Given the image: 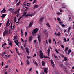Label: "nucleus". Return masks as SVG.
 Returning a JSON list of instances; mask_svg holds the SVG:
<instances>
[{
  "instance_id": "1",
  "label": "nucleus",
  "mask_w": 74,
  "mask_h": 74,
  "mask_svg": "<svg viewBox=\"0 0 74 74\" xmlns=\"http://www.w3.org/2000/svg\"><path fill=\"white\" fill-rule=\"evenodd\" d=\"M38 39L39 42V45H41V35H39L38 36Z\"/></svg>"
},
{
  "instance_id": "2",
  "label": "nucleus",
  "mask_w": 74,
  "mask_h": 74,
  "mask_svg": "<svg viewBox=\"0 0 74 74\" xmlns=\"http://www.w3.org/2000/svg\"><path fill=\"white\" fill-rule=\"evenodd\" d=\"M39 53L40 56V58L42 59V58H44V53H43V52H42L41 50H40L39 51Z\"/></svg>"
},
{
  "instance_id": "3",
  "label": "nucleus",
  "mask_w": 74,
  "mask_h": 74,
  "mask_svg": "<svg viewBox=\"0 0 74 74\" xmlns=\"http://www.w3.org/2000/svg\"><path fill=\"white\" fill-rule=\"evenodd\" d=\"M38 28H36L33 30L32 31V34H34L35 33H37V32H38Z\"/></svg>"
},
{
  "instance_id": "4",
  "label": "nucleus",
  "mask_w": 74,
  "mask_h": 74,
  "mask_svg": "<svg viewBox=\"0 0 74 74\" xmlns=\"http://www.w3.org/2000/svg\"><path fill=\"white\" fill-rule=\"evenodd\" d=\"M27 14V12H25L23 14V15H22V16H25L27 18L29 16V14Z\"/></svg>"
},
{
  "instance_id": "5",
  "label": "nucleus",
  "mask_w": 74,
  "mask_h": 74,
  "mask_svg": "<svg viewBox=\"0 0 74 74\" xmlns=\"http://www.w3.org/2000/svg\"><path fill=\"white\" fill-rule=\"evenodd\" d=\"M33 22L32 21H31L29 25V26H27V28H30V27H31L32 26V25H33Z\"/></svg>"
},
{
  "instance_id": "6",
  "label": "nucleus",
  "mask_w": 74,
  "mask_h": 74,
  "mask_svg": "<svg viewBox=\"0 0 74 74\" xmlns=\"http://www.w3.org/2000/svg\"><path fill=\"white\" fill-rule=\"evenodd\" d=\"M8 34V31L6 30H5L4 32L3 33V36H5L6 35H7Z\"/></svg>"
},
{
  "instance_id": "7",
  "label": "nucleus",
  "mask_w": 74,
  "mask_h": 74,
  "mask_svg": "<svg viewBox=\"0 0 74 74\" xmlns=\"http://www.w3.org/2000/svg\"><path fill=\"white\" fill-rule=\"evenodd\" d=\"M20 11V8L18 9V10L16 11H15L14 12H13V14L15 15V14H16L18 12H19V11Z\"/></svg>"
},
{
  "instance_id": "8",
  "label": "nucleus",
  "mask_w": 74,
  "mask_h": 74,
  "mask_svg": "<svg viewBox=\"0 0 74 74\" xmlns=\"http://www.w3.org/2000/svg\"><path fill=\"white\" fill-rule=\"evenodd\" d=\"M9 23H10V19H8V21L6 24V27H8V26H9V25H8V24H9Z\"/></svg>"
},
{
  "instance_id": "9",
  "label": "nucleus",
  "mask_w": 74,
  "mask_h": 74,
  "mask_svg": "<svg viewBox=\"0 0 74 74\" xmlns=\"http://www.w3.org/2000/svg\"><path fill=\"white\" fill-rule=\"evenodd\" d=\"M50 61L51 62V64H53L52 66L53 67H54V66H55V64H54V62H53V61L52 60H51Z\"/></svg>"
},
{
  "instance_id": "10",
  "label": "nucleus",
  "mask_w": 74,
  "mask_h": 74,
  "mask_svg": "<svg viewBox=\"0 0 74 74\" xmlns=\"http://www.w3.org/2000/svg\"><path fill=\"white\" fill-rule=\"evenodd\" d=\"M44 17H43L41 18H40L39 21V22H42V21L44 20Z\"/></svg>"
},
{
  "instance_id": "11",
  "label": "nucleus",
  "mask_w": 74,
  "mask_h": 74,
  "mask_svg": "<svg viewBox=\"0 0 74 74\" xmlns=\"http://www.w3.org/2000/svg\"><path fill=\"white\" fill-rule=\"evenodd\" d=\"M33 39V37L32 36H30L29 37V41H32V40Z\"/></svg>"
},
{
  "instance_id": "12",
  "label": "nucleus",
  "mask_w": 74,
  "mask_h": 74,
  "mask_svg": "<svg viewBox=\"0 0 74 74\" xmlns=\"http://www.w3.org/2000/svg\"><path fill=\"white\" fill-rule=\"evenodd\" d=\"M45 61H42V64L43 66H45Z\"/></svg>"
},
{
  "instance_id": "13",
  "label": "nucleus",
  "mask_w": 74,
  "mask_h": 74,
  "mask_svg": "<svg viewBox=\"0 0 74 74\" xmlns=\"http://www.w3.org/2000/svg\"><path fill=\"white\" fill-rule=\"evenodd\" d=\"M47 68H46L44 69V73H45L46 74H47Z\"/></svg>"
},
{
  "instance_id": "14",
  "label": "nucleus",
  "mask_w": 74,
  "mask_h": 74,
  "mask_svg": "<svg viewBox=\"0 0 74 74\" xmlns=\"http://www.w3.org/2000/svg\"><path fill=\"white\" fill-rule=\"evenodd\" d=\"M20 3H21V0H19L18 3H16V5L18 7H19V4H20Z\"/></svg>"
},
{
  "instance_id": "15",
  "label": "nucleus",
  "mask_w": 74,
  "mask_h": 74,
  "mask_svg": "<svg viewBox=\"0 0 74 74\" xmlns=\"http://www.w3.org/2000/svg\"><path fill=\"white\" fill-rule=\"evenodd\" d=\"M1 17L2 18H4L5 17V14H3L1 16Z\"/></svg>"
},
{
  "instance_id": "16",
  "label": "nucleus",
  "mask_w": 74,
  "mask_h": 74,
  "mask_svg": "<svg viewBox=\"0 0 74 74\" xmlns=\"http://www.w3.org/2000/svg\"><path fill=\"white\" fill-rule=\"evenodd\" d=\"M47 53L48 55H49V54L50 53V49H48L47 50Z\"/></svg>"
},
{
  "instance_id": "17",
  "label": "nucleus",
  "mask_w": 74,
  "mask_h": 74,
  "mask_svg": "<svg viewBox=\"0 0 74 74\" xmlns=\"http://www.w3.org/2000/svg\"><path fill=\"white\" fill-rule=\"evenodd\" d=\"M38 7V6L37 5H35L34 8V9H36V8H37Z\"/></svg>"
},
{
  "instance_id": "18",
  "label": "nucleus",
  "mask_w": 74,
  "mask_h": 74,
  "mask_svg": "<svg viewBox=\"0 0 74 74\" xmlns=\"http://www.w3.org/2000/svg\"><path fill=\"white\" fill-rule=\"evenodd\" d=\"M35 13H33L31 14H29V16H32L33 15H35Z\"/></svg>"
},
{
  "instance_id": "19",
  "label": "nucleus",
  "mask_w": 74,
  "mask_h": 74,
  "mask_svg": "<svg viewBox=\"0 0 74 74\" xmlns=\"http://www.w3.org/2000/svg\"><path fill=\"white\" fill-rule=\"evenodd\" d=\"M56 14H57V15H60V14H61V13L59 12H56Z\"/></svg>"
},
{
  "instance_id": "20",
  "label": "nucleus",
  "mask_w": 74,
  "mask_h": 74,
  "mask_svg": "<svg viewBox=\"0 0 74 74\" xmlns=\"http://www.w3.org/2000/svg\"><path fill=\"white\" fill-rule=\"evenodd\" d=\"M9 45H10L11 46V47H12V42L11 41H10V42L9 44Z\"/></svg>"
},
{
  "instance_id": "21",
  "label": "nucleus",
  "mask_w": 74,
  "mask_h": 74,
  "mask_svg": "<svg viewBox=\"0 0 74 74\" xmlns=\"http://www.w3.org/2000/svg\"><path fill=\"white\" fill-rule=\"evenodd\" d=\"M71 52V50H70V49H69V50L68 51V53H67L68 55H69L70 54V53Z\"/></svg>"
},
{
  "instance_id": "22",
  "label": "nucleus",
  "mask_w": 74,
  "mask_h": 74,
  "mask_svg": "<svg viewBox=\"0 0 74 74\" xmlns=\"http://www.w3.org/2000/svg\"><path fill=\"white\" fill-rule=\"evenodd\" d=\"M14 21L15 23H16V17H15V18L14 19Z\"/></svg>"
},
{
  "instance_id": "23",
  "label": "nucleus",
  "mask_w": 74,
  "mask_h": 74,
  "mask_svg": "<svg viewBox=\"0 0 74 74\" xmlns=\"http://www.w3.org/2000/svg\"><path fill=\"white\" fill-rule=\"evenodd\" d=\"M64 61H66V60H67V57H64Z\"/></svg>"
},
{
  "instance_id": "24",
  "label": "nucleus",
  "mask_w": 74,
  "mask_h": 74,
  "mask_svg": "<svg viewBox=\"0 0 74 74\" xmlns=\"http://www.w3.org/2000/svg\"><path fill=\"white\" fill-rule=\"evenodd\" d=\"M23 16H21L19 18V19H18V21H20V20H21V18H22L23 17Z\"/></svg>"
},
{
  "instance_id": "25",
  "label": "nucleus",
  "mask_w": 74,
  "mask_h": 74,
  "mask_svg": "<svg viewBox=\"0 0 74 74\" xmlns=\"http://www.w3.org/2000/svg\"><path fill=\"white\" fill-rule=\"evenodd\" d=\"M3 13H5V12H6V10H5V9L4 8L3 9Z\"/></svg>"
},
{
  "instance_id": "26",
  "label": "nucleus",
  "mask_w": 74,
  "mask_h": 74,
  "mask_svg": "<svg viewBox=\"0 0 74 74\" xmlns=\"http://www.w3.org/2000/svg\"><path fill=\"white\" fill-rule=\"evenodd\" d=\"M64 42H67V40L66 39V38H64Z\"/></svg>"
},
{
  "instance_id": "27",
  "label": "nucleus",
  "mask_w": 74,
  "mask_h": 74,
  "mask_svg": "<svg viewBox=\"0 0 74 74\" xmlns=\"http://www.w3.org/2000/svg\"><path fill=\"white\" fill-rule=\"evenodd\" d=\"M47 30L45 29L44 30L43 33H45V34H47Z\"/></svg>"
},
{
  "instance_id": "28",
  "label": "nucleus",
  "mask_w": 74,
  "mask_h": 74,
  "mask_svg": "<svg viewBox=\"0 0 74 74\" xmlns=\"http://www.w3.org/2000/svg\"><path fill=\"white\" fill-rule=\"evenodd\" d=\"M46 25H47V26H48V27H51V26L50 25H49V23H47Z\"/></svg>"
},
{
  "instance_id": "29",
  "label": "nucleus",
  "mask_w": 74,
  "mask_h": 74,
  "mask_svg": "<svg viewBox=\"0 0 74 74\" xmlns=\"http://www.w3.org/2000/svg\"><path fill=\"white\" fill-rule=\"evenodd\" d=\"M51 39H49V44H51Z\"/></svg>"
},
{
  "instance_id": "30",
  "label": "nucleus",
  "mask_w": 74,
  "mask_h": 74,
  "mask_svg": "<svg viewBox=\"0 0 74 74\" xmlns=\"http://www.w3.org/2000/svg\"><path fill=\"white\" fill-rule=\"evenodd\" d=\"M67 50H68V47H67L66 48H65L64 51L65 52H66Z\"/></svg>"
},
{
  "instance_id": "31",
  "label": "nucleus",
  "mask_w": 74,
  "mask_h": 74,
  "mask_svg": "<svg viewBox=\"0 0 74 74\" xmlns=\"http://www.w3.org/2000/svg\"><path fill=\"white\" fill-rule=\"evenodd\" d=\"M15 44H16V45H17V46H19V44H18V42H16V41H15Z\"/></svg>"
},
{
  "instance_id": "32",
  "label": "nucleus",
  "mask_w": 74,
  "mask_h": 74,
  "mask_svg": "<svg viewBox=\"0 0 74 74\" xmlns=\"http://www.w3.org/2000/svg\"><path fill=\"white\" fill-rule=\"evenodd\" d=\"M61 26H62L63 27H65V25L64 24H61Z\"/></svg>"
},
{
  "instance_id": "33",
  "label": "nucleus",
  "mask_w": 74,
  "mask_h": 74,
  "mask_svg": "<svg viewBox=\"0 0 74 74\" xmlns=\"http://www.w3.org/2000/svg\"><path fill=\"white\" fill-rule=\"evenodd\" d=\"M54 56L57 59H58V57L56 56V55H55V54H53Z\"/></svg>"
},
{
  "instance_id": "34",
  "label": "nucleus",
  "mask_w": 74,
  "mask_h": 74,
  "mask_svg": "<svg viewBox=\"0 0 74 74\" xmlns=\"http://www.w3.org/2000/svg\"><path fill=\"white\" fill-rule=\"evenodd\" d=\"M11 33H12L11 30V29H10L9 30V34H11Z\"/></svg>"
},
{
  "instance_id": "35",
  "label": "nucleus",
  "mask_w": 74,
  "mask_h": 74,
  "mask_svg": "<svg viewBox=\"0 0 74 74\" xmlns=\"http://www.w3.org/2000/svg\"><path fill=\"white\" fill-rule=\"evenodd\" d=\"M19 12H18L16 16L17 17H18V15H19Z\"/></svg>"
},
{
  "instance_id": "36",
  "label": "nucleus",
  "mask_w": 74,
  "mask_h": 74,
  "mask_svg": "<svg viewBox=\"0 0 74 74\" xmlns=\"http://www.w3.org/2000/svg\"><path fill=\"white\" fill-rule=\"evenodd\" d=\"M71 29V27H69L68 28V32H70V30Z\"/></svg>"
},
{
  "instance_id": "37",
  "label": "nucleus",
  "mask_w": 74,
  "mask_h": 74,
  "mask_svg": "<svg viewBox=\"0 0 74 74\" xmlns=\"http://www.w3.org/2000/svg\"><path fill=\"white\" fill-rule=\"evenodd\" d=\"M61 34H60V32H58V36H60V35Z\"/></svg>"
},
{
  "instance_id": "38",
  "label": "nucleus",
  "mask_w": 74,
  "mask_h": 74,
  "mask_svg": "<svg viewBox=\"0 0 74 74\" xmlns=\"http://www.w3.org/2000/svg\"><path fill=\"white\" fill-rule=\"evenodd\" d=\"M61 46L62 48H64V46H63V45H61Z\"/></svg>"
},
{
  "instance_id": "39",
  "label": "nucleus",
  "mask_w": 74,
  "mask_h": 74,
  "mask_svg": "<svg viewBox=\"0 0 74 74\" xmlns=\"http://www.w3.org/2000/svg\"><path fill=\"white\" fill-rule=\"evenodd\" d=\"M59 24H60V25H62V24L63 23L61 21H59Z\"/></svg>"
},
{
  "instance_id": "40",
  "label": "nucleus",
  "mask_w": 74,
  "mask_h": 74,
  "mask_svg": "<svg viewBox=\"0 0 74 74\" xmlns=\"http://www.w3.org/2000/svg\"><path fill=\"white\" fill-rule=\"evenodd\" d=\"M29 62L28 61H27V64H29Z\"/></svg>"
},
{
  "instance_id": "41",
  "label": "nucleus",
  "mask_w": 74,
  "mask_h": 74,
  "mask_svg": "<svg viewBox=\"0 0 74 74\" xmlns=\"http://www.w3.org/2000/svg\"><path fill=\"white\" fill-rule=\"evenodd\" d=\"M36 1L35 0H34V1H33V2L32 3L33 4H34V3H35V2H36Z\"/></svg>"
},
{
  "instance_id": "42",
  "label": "nucleus",
  "mask_w": 74,
  "mask_h": 74,
  "mask_svg": "<svg viewBox=\"0 0 74 74\" xmlns=\"http://www.w3.org/2000/svg\"><path fill=\"white\" fill-rule=\"evenodd\" d=\"M56 51V52L57 53H59V52H58V50H57V49L55 50Z\"/></svg>"
},
{
  "instance_id": "43",
  "label": "nucleus",
  "mask_w": 74,
  "mask_h": 74,
  "mask_svg": "<svg viewBox=\"0 0 74 74\" xmlns=\"http://www.w3.org/2000/svg\"><path fill=\"white\" fill-rule=\"evenodd\" d=\"M21 47L22 50H23V46H21Z\"/></svg>"
},
{
  "instance_id": "44",
  "label": "nucleus",
  "mask_w": 74,
  "mask_h": 74,
  "mask_svg": "<svg viewBox=\"0 0 74 74\" xmlns=\"http://www.w3.org/2000/svg\"><path fill=\"white\" fill-rule=\"evenodd\" d=\"M57 21H61V20H60V18H57Z\"/></svg>"
},
{
  "instance_id": "45",
  "label": "nucleus",
  "mask_w": 74,
  "mask_h": 74,
  "mask_svg": "<svg viewBox=\"0 0 74 74\" xmlns=\"http://www.w3.org/2000/svg\"><path fill=\"white\" fill-rule=\"evenodd\" d=\"M74 55V52H72V53H71V55H72V56H73V55Z\"/></svg>"
},
{
  "instance_id": "46",
  "label": "nucleus",
  "mask_w": 74,
  "mask_h": 74,
  "mask_svg": "<svg viewBox=\"0 0 74 74\" xmlns=\"http://www.w3.org/2000/svg\"><path fill=\"white\" fill-rule=\"evenodd\" d=\"M26 51H29V49H28V48L26 47Z\"/></svg>"
},
{
  "instance_id": "47",
  "label": "nucleus",
  "mask_w": 74,
  "mask_h": 74,
  "mask_svg": "<svg viewBox=\"0 0 74 74\" xmlns=\"http://www.w3.org/2000/svg\"><path fill=\"white\" fill-rule=\"evenodd\" d=\"M10 28L11 29H12V24L11 23L10 26Z\"/></svg>"
},
{
  "instance_id": "48",
  "label": "nucleus",
  "mask_w": 74,
  "mask_h": 74,
  "mask_svg": "<svg viewBox=\"0 0 74 74\" xmlns=\"http://www.w3.org/2000/svg\"><path fill=\"white\" fill-rule=\"evenodd\" d=\"M14 9H13L12 10L10 11V12L12 13L13 12V11H14Z\"/></svg>"
},
{
  "instance_id": "49",
  "label": "nucleus",
  "mask_w": 74,
  "mask_h": 74,
  "mask_svg": "<svg viewBox=\"0 0 74 74\" xmlns=\"http://www.w3.org/2000/svg\"><path fill=\"white\" fill-rule=\"evenodd\" d=\"M26 43H25V44H24V45H23L24 47V48H25L26 47Z\"/></svg>"
},
{
  "instance_id": "50",
  "label": "nucleus",
  "mask_w": 74,
  "mask_h": 74,
  "mask_svg": "<svg viewBox=\"0 0 74 74\" xmlns=\"http://www.w3.org/2000/svg\"><path fill=\"white\" fill-rule=\"evenodd\" d=\"M21 40L23 42H25V41L23 40V39L22 38H21Z\"/></svg>"
},
{
  "instance_id": "51",
  "label": "nucleus",
  "mask_w": 74,
  "mask_h": 74,
  "mask_svg": "<svg viewBox=\"0 0 74 74\" xmlns=\"http://www.w3.org/2000/svg\"><path fill=\"white\" fill-rule=\"evenodd\" d=\"M12 10V8H10L8 10V11H11V10Z\"/></svg>"
},
{
  "instance_id": "52",
  "label": "nucleus",
  "mask_w": 74,
  "mask_h": 74,
  "mask_svg": "<svg viewBox=\"0 0 74 74\" xmlns=\"http://www.w3.org/2000/svg\"><path fill=\"white\" fill-rule=\"evenodd\" d=\"M27 32H25V36H27Z\"/></svg>"
},
{
  "instance_id": "53",
  "label": "nucleus",
  "mask_w": 74,
  "mask_h": 74,
  "mask_svg": "<svg viewBox=\"0 0 74 74\" xmlns=\"http://www.w3.org/2000/svg\"><path fill=\"white\" fill-rule=\"evenodd\" d=\"M9 56L10 57L11 56L10 55H9L8 56H6L5 58H8V57H9Z\"/></svg>"
},
{
  "instance_id": "54",
  "label": "nucleus",
  "mask_w": 74,
  "mask_h": 74,
  "mask_svg": "<svg viewBox=\"0 0 74 74\" xmlns=\"http://www.w3.org/2000/svg\"><path fill=\"white\" fill-rule=\"evenodd\" d=\"M55 35H56V36H58V34L56 33V32H55L54 33Z\"/></svg>"
},
{
  "instance_id": "55",
  "label": "nucleus",
  "mask_w": 74,
  "mask_h": 74,
  "mask_svg": "<svg viewBox=\"0 0 74 74\" xmlns=\"http://www.w3.org/2000/svg\"><path fill=\"white\" fill-rule=\"evenodd\" d=\"M46 44H48V40H46Z\"/></svg>"
},
{
  "instance_id": "56",
  "label": "nucleus",
  "mask_w": 74,
  "mask_h": 74,
  "mask_svg": "<svg viewBox=\"0 0 74 74\" xmlns=\"http://www.w3.org/2000/svg\"><path fill=\"white\" fill-rule=\"evenodd\" d=\"M37 41V40H34V43L35 44L36 42Z\"/></svg>"
},
{
  "instance_id": "57",
  "label": "nucleus",
  "mask_w": 74,
  "mask_h": 74,
  "mask_svg": "<svg viewBox=\"0 0 74 74\" xmlns=\"http://www.w3.org/2000/svg\"><path fill=\"white\" fill-rule=\"evenodd\" d=\"M3 54H6V52H3Z\"/></svg>"
},
{
  "instance_id": "58",
  "label": "nucleus",
  "mask_w": 74,
  "mask_h": 74,
  "mask_svg": "<svg viewBox=\"0 0 74 74\" xmlns=\"http://www.w3.org/2000/svg\"><path fill=\"white\" fill-rule=\"evenodd\" d=\"M14 39H16V38H17V37H16V36H14Z\"/></svg>"
},
{
  "instance_id": "59",
  "label": "nucleus",
  "mask_w": 74,
  "mask_h": 74,
  "mask_svg": "<svg viewBox=\"0 0 74 74\" xmlns=\"http://www.w3.org/2000/svg\"><path fill=\"white\" fill-rule=\"evenodd\" d=\"M43 58H44V59H46L47 58V56H43Z\"/></svg>"
},
{
  "instance_id": "60",
  "label": "nucleus",
  "mask_w": 74,
  "mask_h": 74,
  "mask_svg": "<svg viewBox=\"0 0 74 74\" xmlns=\"http://www.w3.org/2000/svg\"><path fill=\"white\" fill-rule=\"evenodd\" d=\"M21 34L23 33V30L22 29H21Z\"/></svg>"
},
{
  "instance_id": "61",
  "label": "nucleus",
  "mask_w": 74,
  "mask_h": 74,
  "mask_svg": "<svg viewBox=\"0 0 74 74\" xmlns=\"http://www.w3.org/2000/svg\"><path fill=\"white\" fill-rule=\"evenodd\" d=\"M17 52V53H18V54L19 55H20V53H19V52H18V51Z\"/></svg>"
},
{
  "instance_id": "62",
  "label": "nucleus",
  "mask_w": 74,
  "mask_h": 74,
  "mask_svg": "<svg viewBox=\"0 0 74 74\" xmlns=\"http://www.w3.org/2000/svg\"><path fill=\"white\" fill-rule=\"evenodd\" d=\"M16 49V52H18V49H17V48H15Z\"/></svg>"
},
{
  "instance_id": "63",
  "label": "nucleus",
  "mask_w": 74,
  "mask_h": 74,
  "mask_svg": "<svg viewBox=\"0 0 74 74\" xmlns=\"http://www.w3.org/2000/svg\"><path fill=\"white\" fill-rule=\"evenodd\" d=\"M61 56L62 57V58H63L64 57V55H62Z\"/></svg>"
},
{
  "instance_id": "64",
  "label": "nucleus",
  "mask_w": 74,
  "mask_h": 74,
  "mask_svg": "<svg viewBox=\"0 0 74 74\" xmlns=\"http://www.w3.org/2000/svg\"><path fill=\"white\" fill-rule=\"evenodd\" d=\"M36 72L37 74H38V71H36Z\"/></svg>"
}]
</instances>
